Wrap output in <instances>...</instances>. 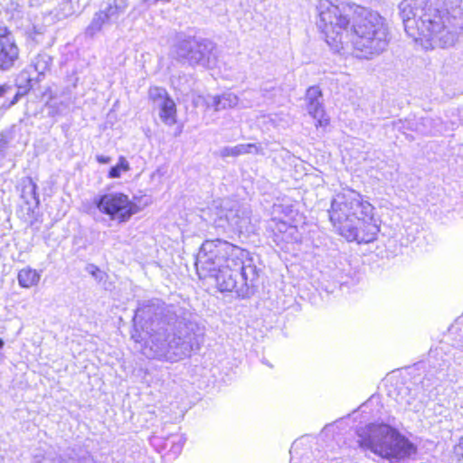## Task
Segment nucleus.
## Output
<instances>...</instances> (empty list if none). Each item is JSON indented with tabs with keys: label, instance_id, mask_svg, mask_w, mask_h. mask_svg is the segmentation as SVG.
Returning a JSON list of instances; mask_svg holds the SVG:
<instances>
[{
	"label": "nucleus",
	"instance_id": "f257e3e1",
	"mask_svg": "<svg viewBox=\"0 0 463 463\" xmlns=\"http://www.w3.org/2000/svg\"><path fill=\"white\" fill-rule=\"evenodd\" d=\"M146 316L150 322L148 338L143 348L146 357L173 363L199 349L198 326L190 320V313L185 309L156 300L137 309L136 317Z\"/></svg>",
	"mask_w": 463,
	"mask_h": 463
},
{
	"label": "nucleus",
	"instance_id": "f03ea898",
	"mask_svg": "<svg viewBox=\"0 0 463 463\" xmlns=\"http://www.w3.org/2000/svg\"><path fill=\"white\" fill-rule=\"evenodd\" d=\"M200 279H213L220 291H235L242 298L254 292L259 269L250 252L227 241H205L196 255Z\"/></svg>",
	"mask_w": 463,
	"mask_h": 463
},
{
	"label": "nucleus",
	"instance_id": "7ed1b4c3",
	"mask_svg": "<svg viewBox=\"0 0 463 463\" xmlns=\"http://www.w3.org/2000/svg\"><path fill=\"white\" fill-rule=\"evenodd\" d=\"M399 15L406 33L434 47H451L463 33L460 0H402Z\"/></svg>",
	"mask_w": 463,
	"mask_h": 463
},
{
	"label": "nucleus",
	"instance_id": "20e7f679",
	"mask_svg": "<svg viewBox=\"0 0 463 463\" xmlns=\"http://www.w3.org/2000/svg\"><path fill=\"white\" fill-rule=\"evenodd\" d=\"M346 41L357 58L371 59L380 54L387 48L390 41L384 18L368 8H356V16Z\"/></svg>",
	"mask_w": 463,
	"mask_h": 463
},
{
	"label": "nucleus",
	"instance_id": "39448f33",
	"mask_svg": "<svg viewBox=\"0 0 463 463\" xmlns=\"http://www.w3.org/2000/svg\"><path fill=\"white\" fill-rule=\"evenodd\" d=\"M360 447L390 459L403 460L417 454L418 449L397 430L384 423H370L356 431Z\"/></svg>",
	"mask_w": 463,
	"mask_h": 463
},
{
	"label": "nucleus",
	"instance_id": "423d86ee",
	"mask_svg": "<svg viewBox=\"0 0 463 463\" xmlns=\"http://www.w3.org/2000/svg\"><path fill=\"white\" fill-rule=\"evenodd\" d=\"M360 5L346 1L320 0L317 5L319 19L317 26L325 35L327 44L336 52L348 50V24L356 16Z\"/></svg>",
	"mask_w": 463,
	"mask_h": 463
},
{
	"label": "nucleus",
	"instance_id": "0eeeda50",
	"mask_svg": "<svg viewBox=\"0 0 463 463\" xmlns=\"http://www.w3.org/2000/svg\"><path fill=\"white\" fill-rule=\"evenodd\" d=\"M172 54L177 60L186 61L193 66L201 65L204 68H213L217 64L216 45L208 39L180 38L173 46Z\"/></svg>",
	"mask_w": 463,
	"mask_h": 463
},
{
	"label": "nucleus",
	"instance_id": "6e6552de",
	"mask_svg": "<svg viewBox=\"0 0 463 463\" xmlns=\"http://www.w3.org/2000/svg\"><path fill=\"white\" fill-rule=\"evenodd\" d=\"M210 211V222L222 231L231 229L242 232L250 222L249 212L228 199L214 201Z\"/></svg>",
	"mask_w": 463,
	"mask_h": 463
},
{
	"label": "nucleus",
	"instance_id": "1a4fd4ad",
	"mask_svg": "<svg viewBox=\"0 0 463 463\" xmlns=\"http://www.w3.org/2000/svg\"><path fill=\"white\" fill-rule=\"evenodd\" d=\"M362 196L354 191L348 190L337 194L331 202V209L328 211L330 222L342 233V226L350 225L358 217L362 206L368 204Z\"/></svg>",
	"mask_w": 463,
	"mask_h": 463
},
{
	"label": "nucleus",
	"instance_id": "9d476101",
	"mask_svg": "<svg viewBox=\"0 0 463 463\" xmlns=\"http://www.w3.org/2000/svg\"><path fill=\"white\" fill-rule=\"evenodd\" d=\"M380 232L379 220L375 217L374 207L369 203L362 206L358 217L350 225L342 226L341 236L348 241L369 243L373 241Z\"/></svg>",
	"mask_w": 463,
	"mask_h": 463
},
{
	"label": "nucleus",
	"instance_id": "9b49d317",
	"mask_svg": "<svg viewBox=\"0 0 463 463\" xmlns=\"http://www.w3.org/2000/svg\"><path fill=\"white\" fill-rule=\"evenodd\" d=\"M93 203L100 213L119 222L128 221L138 211L137 204L122 193H110L96 196L93 199Z\"/></svg>",
	"mask_w": 463,
	"mask_h": 463
},
{
	"label": "nucleus",
	"instance_id": "f8f14e48",
	"mask_svg": "<svg viewBox=\"0 0 463 463\" xmlns=\"http://www.w3.org/2000/svg\"><path fill=\"white\" fill-rule=\"evenodd\" d=\"M127 7L125 0H108L106 6L95 13L85 30L88 37H94L103 27L117 21L120 13Z\"/></svg>",
	"mask_w": 463,
	"mask_h": 463
},
{
	"label": "nucleus",
	"instance_id": "ddd939ff",
	"mask_svg": "<svg viewBox=\"0 0 463 463\" xmlns=\"http://www.w3.org/2000/svg\"><path fill=\"white\" fill-rule=\"evenodd\" d=\"M19 48L12 32L6 26H0V71H7L19 60Z\"/></svg>",
	"mask_w": 463,
	"mask_h": 463
},
{
	"label": "nucleus",
	"instance_id": "4468645a",
	"mask_svg": "<svg viewBox=\"0 0 463 463\" xmlns=\"http://www.w3.org/2000/svg\"><path fill=\"white\" fill-rule=\"evenodd\" d=\"M321 97L322 93L318 87H310L307 90V111L313 118L317 119V127L326 126L329 122L322 107Z\"/></svg>",
	"mask_w": 463,
	"mask_h": 463
},
{
	"label": "nucleus",
	"instance_id": "2eb2a0df",
	"mask_svg": "<svg viewBox=\"0 0 463 463\" xmlns=\"http://www.w3.org/2000/svg\"><path fill=\"white\" fill-rule=\"evenodd\" d=\"M151 444L160 449L161 451H165V456L170 458H176L182 451L184 439L180 434H172L165 439L161 437H153L151 439Z\"/></svg>",
	"mask_w": 463,
	"mask_h": 463
},
{
	"label": "nucleus",
	"instance_id": "dca6fc26",
	"mask_svg": "<svg viewBox=\"0 0 463 463\" xmlns=\"http://www.w3.org/2000/svg\"><path fill=\"white\" fill-rule=\"evenodd\" d=\"M239 98L232 92H224L222 95L209 96L206 104L213 107L214 110L219 111L226 109H232L238 105Z\"/></svg>",
	"mask_w": 463,
	"mask_h": 463
},
{
	"label": "nucleus",
	"instance_id": "f3484780",
	"mask_svg": "<svg viewBox=\"0 0 463 463\" xmlns=\"http://www.w3.org/2000/svg\"><path fill=\"white\" fill-rule=\"evenodd\" d=\"M59 463H94L93 456L81 448L68 449L60 458Z\"/></svg>",
	"mask_w": 463,
	"mask_h": 463
},
{
	"label": "nucleus",
	"instance_id": "a211bd4d",
	"mask_svg": "<svg viewBox=\"0 0 463 463\" xmlns=\"http://www.w3.org/2000/svg\"><path fill=\"white\" fill-rule=\"evenodd\" d=\"M41 277L42 271H38L28 266L18 271L17 280L21 288H30L39 284Z\"/></svg>",
	"mask_w": 463,
	"mask_h": 463
},
{
	"label": "nucleus",
	"instance_id": "6ab92c4d",
	"mask_svg": "<svg viewBox=\"0 0 463 463\" xmlns=\"http://www.w3.org/2000/svg\"><path fill=\"white\" fill-rule=\"evenodd\" d=\"M21 197L28 205L39 203L38 195L36 193L37 185L30 177H25L21 182Z\"/></svg>",
	"mask_w": 463,
	"mask_h": 463
},
{
	"label": "nucleus",
	"instance_id": "aec40b11",
	"mask_svg": "<svg viewBox=\"0 0 463 463\" xmlns=\"http://www.w3.org/2000/svg\"><path fill=\"white\" fill-rule=\"evenodd\" d=\"M252 149H254L256 154L259 153V148L254 144H240L234 146H224L220 150V156L222 157L238 156L252 153Z\"/></svg>",
	"mask_w": 463,
	"mask_h": 463
},
{
	"label": "nucleus",
	"instance_id": "412c9836",
	"mask_svg": "<svg viewBox=\"0 0 463 463\" xmlns=\"http://www.w3.org/2000/svg\"><path fill=\"white\" fill-rule=\"evenodd\" d=\"M148 95L149 99L153 102V106L159 110L165 107L166 102H170L172 100L165 89L160 87L150 88Z\"/></svg>",
	"mask_w": 463,
	"mask_h": 463
},
{
	"label": "nucleus",
	"instance_id": "4be33fe9",
	"mask_svg": "<svg viewBox=\"0 0 463 463\" xmlns=\"http://www.w3.org/2000/svg\"><path fill=\"white\" fill-rule=\"evenodd\" d=\"M422 121L424 126L430 127V129L425 131L427 134L437 135L442 134L449 129H454V124H451V128H449L439 118H422Z\"/></svg>",
	"mask_w": 463,
	"mask_h": 463
},
{
	"label": "nucleus",
	"instance_id": "5701e85b",
	"mask_svg": "<svg viewBox=\"0 0 463 463\" xmlns=\"http://www.w3.org/2000/svg\"><path fill=\"white\" fill-rule=\"evenodd\" d=\"M159 117L165 125L173 126L175 124L176 107L173 99L170 102H166L165 107L159 110Z\"/></svg>",
	"mask_w": 463,
	"mask_h": 463
},
{
	"label": "nucleus",
	"instance_id": "b1692460",
	"mask_svg": "<svg viewBox=\"0 0 463 463\" xmlns=\"http://www.w3.org/2000/svg\"><path fill=\"white\" fill-rule=\"evenodd\" d=\"M52 59L46 53L38 54L33 61L35 71L40 75H43L50 69Z\"/></svg>",
	"mask_w": 463,
	"mask_h": 463
},
{
	"label": "nucleus",
	"instance_id": "393cba45",
	"mask_svg": "<svg viewBox=\"0 0 463 463\" xmlns=\"http://www.w3.org/2000/svg\"><path fill=\"white\" fill-rule=\"evenodd\" d=\"M129 168L130 167L128 160L125 157L120 156L118 163L110 168L109 176L110 178H118L120 176L121 171L127 172L129 170Z\"/></svg>",
	"mask_w": 463,
	"mask_h": 463
},
{
	"label": "nucleus",
	"instance_id": "a878e982",
	"mask_svg": "<svg viewBox=\"0 0 463 463\" xmlns=\"http://www.w3.org/2000/svg\"><path fill=\"white\" fill-rule=\"evenodd\" d=\"M86 270L91 274L97 280L103 279L104 273L95 265L90 264L86 268Z\"/></svg>",
	"mask_w": 463,
	"mask_h": 463
},
{
	"label": "nucleus",
	"instance_id": "bb28decb",
	"mask_svg": "<svg viewBox=\"0 0 463 463\" xmlns=\"http://www.w3.org/2000/svg\"><path fill=\"white\" fill-rule=\"evenodd\" d=\"M455 458L458 463H463V437L459 439V442L455 446L454 449Z\"/></svg>",
	"mask_w": 463,
	"mask_h": 463
},
{
	"label": "nucleus",
	"instance_id": "cd10ccee",
	"mask_svg": "<svg viewBox=\"0 0 463 463\" xmlns=\"http://www.w3.org/2000/svg\"><path fill=\"white\" fill-rule=\"evenodd\" d=\"M9 143V137L7 134L1 132L0 133V152H3Z\"/></svg>",
	"mask_w": 463,
	"mask_h": 463
},
{
	"label": "nucleus",
	"instance_id": "c85d7f7f",
	"mask_svg": "<svg viewBox=\"0 0 463 463\" xmlns=\"http://www.w3.org/2000/svg\"><path fill=\"white\" fill-rule=\"evenodd\" d=\"M456 348L458 350V352H456L453 354L454 361L457 362L458 359H460V355H458L459 353H463V339L457 345Z\"/></svg>",
	"mask_w": 463,
	"mask_h": 463
},
{
	"label": "nucleus",
	"instance_id": "c756f323",
	"mask_svg": "<svg viewBox=\"0 0 463 463\" xmlns=\"http://www.w3.org/2000/svg\"><path fill=\"white\" fill-rule=\"evenodd\" d=\"M26 91H27V90H24V91H23V92L18 91V92L14 95V99L11 100V102L9 103L8 108H10L11 106H13V105L16 104V103L18 102V100L20 99V98H21L23 95H24V94L26 93Z\"/></svg>",
	"mask_w": 463,
	"mask_h": 463
},
{
	"label": "nucleus",
	"instance_id": "7c9ffc66",
	"mask_svg": "<svg viewBox=\"0 0 463 463\" xmlns=\"http://www.w3.org/2000/svg\"><path fill=\"white\" fill-rule=\"evenodd\" d=\"M12 90V87L8 84H4L0 86V99L4 97L6 93H8Z\"/></svg>",
	"mask_w": 463,
	"mask_h": 463
},
{
	"label": "nucleus",
	"instance_id": "2f4dec72",
	"mask_svg": "<svg viewBox=\"0 0 463 463\" xmlns=\"http://www.w3.org/2000/svg\"><path fill=\"white\" fill-rule=\"evenodd\" d=\"M96 159L100 164H109L111 161V158L109 156H106L103 155H97Z\"/></svg>",
	"mask_w": 463,
	"mask_h": 463
},
{
	"label": "nucleus",
	"instance_id": "473e14b6",
	"mask_svg": "<svg viewBox=\"0 0 463 463\" xmlns=\"http://www.w3.org/2000/svg\"><path fill=\"white\" fill-rule=\"evenodd\" d=\"M131 337H132V338L135 340V342H137V343H139V342L143 341V339H144V338H143V336L141 335V334H140V333H138L137 330H135V332H134V333H132Z\"/></svg>",
	"mask_w": 463,
	"mask_h": 463
},
{
	"label": "nucleus",
	"instance_id": "72a5a7b5",
	"mask_svg": "<svg viewBox=\"0 0 463 463\" xmlns=\"http://www.w3.org/2000/svg\"><path fill=\"white\" fill-rule=\"evenodd\" d=\"M4 345H5L4 340L2 338H0V349L3 348Z\"/></svg>",
	"mask_w": 463,
	"mask_h": 463
}]
</instances>
